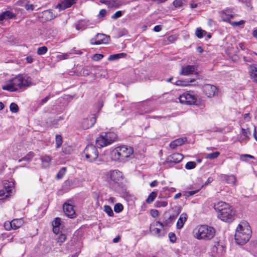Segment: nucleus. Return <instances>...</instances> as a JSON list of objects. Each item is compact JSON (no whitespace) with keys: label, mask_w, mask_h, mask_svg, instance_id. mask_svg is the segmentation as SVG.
<instances>
[{"label":"nucleus","mask_w":257,"mask_h":257,"mask_svg":"<svg viewBox=\"0 0 257 257\" xmlns=\"http://www.w3.org/2000/svg\"><path fill=\"white\" fill-rule=\"evenodd\" d=\"M33 85L31 77L26 75L20 74L7 81L5 84L2 85V88L4 90L14 92Z\"/></svg>","instance_id":"nucleus-1"},{"label":"nucleus","mask_w":257,"mask_h":257,"mask_svg":"<svg viewBox=\"0 0 257 257\" xmlns=\"http://www.w3.org/2000/svg\"><path fill=\"white\" fill-rule=\"evenodd\" d=\"M213 208L217 212L218 217L221 220L230 222L234 219L235 211L229 204L220 201L215 203Z\"/></svg>","instance_id":"nucleus-2"},{"label":"nucleus","mask_w":257,"mask_h":257,"mask_svg":"<svg viewBox=\"0 0 257 257\" xmlns=\"http://www.w3.org/2000/svg\"><path fill=\"white\" fill-rule=\"evenodd\" d=\"M251 230L247 222L242 221L238 225L235 234L236 242L240 245L246 243L251 236Z\"/></svg>","instance_id":"nucleus-3"},{"label":"nucleus","mask_w":257,"mask_h":257,"mask_svg":"<svg viewBox=\"0 0 257 257\" xmlns=\"http://www.w3.org/2000/svg\"><path fill=\"white\" fill-rule=\"evenodd\" d=\"M133 148L126 146H120L115 148L111 153V158L114 161L125 162L133 155Z\"/></svg>","instance_id":"nucleus-4"},{"label":"nucleus","mask_w":257,"mask_h":257,"mask_svg":"<svg viewBox=\"0 0 257 257\" xmlns=\"http://www.w3.org/2000/svg\"><path fill=\"white\" fill-rule=\"evenodd\" d=\"M193 236L198 240H209L212 239L215 234V229L207 225H200L193 230Z\"/></svg>","instance_id":"nucleus-5"},{"label":"nucleus","mask_w":257,"mask_h":257,"mask_svg":"<svg viewBox=\"0 0 257 257\" xmlns=\"http://www.w3.org/2000/svg\"><path fill=\"white\" fill-rule=\"evenodd\" d=\"M104 177L109 185L113 188L120 186L124 179L122 173L118 170H110L105 173Z\"/></svg>","instance_id":"nucleus-6"},{"label":"nucleus","mask_w":257,"mask_h":257,"mask_svg":"<svg viewBox=\"0 0 257 257\" xmlns=\"http://www.w3.org/2000/svg\"><path fill=\"white\" fill-rule=\"evenodd\" d=\"M117 138L116 134L114 132L102 133L95 141L97 148H101L112 144Z\"/></svg>","instance_id":"nucleus-7"},{"label":"nucleus","mask_w":257,"mask_h":257,"mask_svg":"<svg viewBox=\"0 0 257 257\" xmlns=\"http://www.w3.org/2000/svg\"><path fill=\"white\" fill-rule=\"evenodd\" d=\"M83 154L85 157V159L89 162L100 161L99 158V152L97 148L93 145H88L83 151Z\"/></svg>","instance_id":"nucleus-8"},{"label":"nucleus","mask_w":257,"mask_h":257,"mask_svg":"<svg viewBox=\"0 0 257 257\" xmlns=\"http://www.w3.org/2000/svg\"><path fill=\"white\" fill-rule=\"evenodd\" d=\"M180 102L182 104H195L197 101V96L193 91H187L180 95L179 97Z\"/></svg>","instance_id":"nucleus-9"},{"label":"nucleus","mask_w":257,"mask_h":257,"mask_svg":"<svg viewBox=\"0 0 257 257\" xmlns=\"http://www.w3.org/2000/svg\"><path fill=\"white\" fill-rule=\"evenodd\" d=\"M96 120V116L94 114H91L87 117L84 118L81 121V128L87 130L91 127L95 123Z\"/></svg>","instance_id":"nucleus-10"},{"label":"nucleus","mask_w":257,"mask_h":257,"mask_svg":"<svg viewBox=\"0 0 257 257\" xmlns=\"http://www.w3.org/2000/svg\"><path fill=\"white\" fill-rule=\"evenodd\" d=\"M158 225H160L161 227H164V224L159 221H156L152 223L150 226V231L151 233L155 236L157 237H160L164 235L163 231L157 227Z\"/></svg>","instance_id":"nucleus-11"},{"label":"nucleus","mask_w":257,"mask_h":257,"mask_svg":"<svg viewBox=\"0 0 257 257\" xmlns=\"http://www.w3.org/2000/svg\"><path fill=\"white\" fill-rule=\"evenodd\" d=\"M211 251L213 255L216 256H221L225 252L224 247L220 244L219 241L214 242Z\"/></svg>","instance_id":"nucleus-12"},{"label":"nucleus","mask_w":257,"mask_h":257,"mask_svg":"<svg viewBox=\"0 0 257 257\" xmlns=\"http://www.w3.org/2000/svg\"><path fill=\"white\" fill-rule=\"evenodd\" d=\"M63 210L65 213L70 218H73L75 216V211L74 206L70 203V201L65 202L63 206Z\"/></svg>","instance_id":"nucleus-13"},{"label":"nucleus","mask_w":257,"mask_h":257,"mask_svg":"<svg viewBox=\"0 0 257 257\" xmlns=\"http://www.w3.org/2000/svg\"><path fill=\"white\" fill-rule=\"evenodd\" d=\"M202 90L205 95L208 97H211L214 95L216 87L214 85L206 84L203 86Z\"/></svg>","instance_id":"nucleus-14"},{"label":"nucleus","mask_w":257,"mask_h":257,"mask_svg":"<svg viewBox=\"0 0 257 257\" xmlns=\"http://www.w3.org/2000/svg\"><path fill=\"white\" fill-rule=\"evenodd\" d=\"M248 73L251 80L257 83V64L249 65L248 67Z\"/></svg>","instance_id":"nucleus-15"},{"label":"nucleus","mask_w":257,"mask_h":257,"mask_svg":"<svg viewBox=\"0 0 257 257\" xmlns=\"http://www.w3.org/2000/svg\"><path fill=\"white\" fill-rule=\"evenodd\" d=\"M106 35L103 34H97L95 38H93L90 40V44L91 45H100L103 43H105L106 41Z\"/></svg>","instance_id":"nucleus-16"},{"label":"nucleus","mask_w":257,"mask_h":257,"mask_svg":"<svg viewBox=\"0 0 257 257\" xmlns=\"http://www.w3.org/2000/svg\"><path fill=\"white\" fill-rule=\"evenodd\" d=\"M99 2L105 5L108 8H118L121 5L119 0H99Z\"/></svg>","instance_id":"nucleus-17"},{"label":"nucleus","mask_w":257,"mask_h":257,"mask_svg":"<svg viewBox=\"0 0 257 257\" xmlns=\"http://www.w3.org/2000/svg\"><path fill=\"white\" fill-rule=\"evenodd\" d=\"M183 158V157L182 154L180 153H174L167 158V162L176 164L179 163Z\"/></svg>","instance_id":"nucleus-18"},{"label":"nucleus","mask_w":257,"mask_h":257,"mask_svg":"<svg viewBox=\"0 0 257 257\" xmlns=\"http://www.w3.org/2000/svg\"><path fill=\"white\" fill-rule=\"evenodd\" d=\"M219 14L222 21L227 22H229L233 16L232 12L229 9L221 11Z\"/></svg>","instance_id":"nucleus-19"},{"label":"nucleus","mask_w":257,"mask_h":257,"mask_svg":"<svg viewBox=\"0 0 257 257\" xmlns=\"http://www.w3.org/2000/svg\"><path fill=\"white\" fill-rule=\"evenodd\" d=\"M74 3V0H65L62 1L61 3L59 4L56 6V8L59 9L60 11L64 10L66 9L71 7Z\"/></svg>","instance_id":"nucleus-20"},{"label":"nucleus","mask_w":257,"mask_h":257,"mask_svg":"<svg viewBox=\"0 0 257 257\" xmlns=\"http://www.w3.org/2000/svg\"><path fill=\"white\" fill-rule=\"evenodd\" d=\"M195 66L194 65H187L182 68L180 74L187 76L193 74L195 71Z\"/></svg>","instance_id":"nucleus-21"},{"label":"nucleus","mask_w":257,"mask_h":257,"mask_svg":"<svg viewBox=\"0 0 257 257\" xmlns=\"http://www.w3.org/2000/svg\"><path fill=\"white\" fill-rule=\"evenodd\" d=\"M53 231L55 234H58L60 231V227L61 224V219L59 217H56L52 221Z\"/></svg>","instance_id":"nucleus-22"},{"label":"nucleus","mask_w":257,"mask_h":257,"mask_svg":"<svg viewBox=\"0 0 257 257\" xmlns=\"http://www.w3.org/2000/svg\"><path fill=\"white\" fill-rule=\"evenodd\" d=\"M221 178L228 184L232 185L235 184L236 179V177L233 175H227L222 174L221 175Z\"/></svg>","instance_id":"nucleus-23"},{"label":"nucleus","mask_w":257,"mask_h":257,"mask_svg":"<svg viewBox=\"0 0 257 257\" xmlns=\"http://www.w3.org/2000/svg\"><path fill=\"white\" fill-rule=\"evenodd\" d=\"M187 215L186 213H183L180 215L176 224L178 229H180L183 227L185 222L187 220Z\"/></svg>","instance_id":"nucleus-24"},{"label":"nucleus","mask_w":257,"mask_h":257,"mask_svg":"<svg viewBox=\"0 0 257 257\" xmlns=\"http://www.w3.org/2000/svg\"><path fill=\"white\" fill-rule=\"evenodd\" d=\"M186 141V139L185 138L177 139L171 142L170 144V147L172 149H175L177 147L184 144Z\"/></svg>","instance_id":"nucleus-25"},{"label":"nucleus","mask_w":257,"mask_h":257,"mask_svg":"<svg viewBox=\"0 0 257 257\" xmlns=\"http://www.w3.org/2000/svg\"><path fill=\"white\" fill-rule=\"evenodd\" d=\"M52 158L49 155H45L41 158L42 166L44 168H48L50 166Z\"/></svg>","instance_id":"nucleus-26"},{"label":"nucleus","mask_w":257,"mask_h":257,"mask_svg":"<svg viewBox=\"0 0 257 257\" xmlns=\"http://www.w3.org/2000/svg\"><path fill=\"white\" fill-rule=\"evenodd\" d=\"M11 222L13 229H17L20 228L24 223V220L22 218L14 219Z\"/></svg>","instance_id":"nucleus-27"},{"label":"nucleus","mask_w":257,"mask_h":257,"mask_svg":"<svg viewBox=\"0 0 257 257\" xmlns=\"http://www.w3.org/2000/svg\"><path fill=\"white\" fill-rule=\"evenodd\" d=\"M195 81L194 79H190L189 80H178L174 83L176 85L181 86H186L189 85V83L193 82Z\"/></svg>","instance_id":"nucleus-28"},{"label":"nucleus","mask_w":257,"mask_h":257,"mask_svg":"<svg viewBox=\"0 0 257 257\" xmlns=\"http://www.w3.org/2000/svg\"><path fill=\"white\" fill-rule=\"evenodd\" d=\"M126 56V54L123 53L110 55L108 58V60L110 61H114L123 57H125Z\"/></svg>","instance_id":"nucleus-29"},{"label":"nucleus","mask_w":257,"mask_h":257,"mask_svg":"<svg viewBox=\"0 0 257 257\" xmlns=\"http://www.w3.org/2000/svg\"><path fill=\"white\" fill-rule=\"evenodd\" d=\"M34 156V153L33 152H29L25 157L19 160V162L22 161H30Z\"/></svg>","instance_id":"nucleus-30"},{"label":"nucleus","mask_w":257,"mask_h":257,"mask_svg":"<svg viewBox=\"0 0 257 257\" xmlns=\"http://www.w3.org/2000/svg\"><path fill=\"white\" fill-rule=\"evenodd\" d=\"M206 34L207 32L202 30L201 28H198L195 32V35L198 38H202Z\"/></svg>","instance_id":"nucleus-31"},{"label":"nucleus","mask_w":257,"mask_h":257,"mask_svg":"<svg viewBox=\"0 0 257 257\" xmlns=\"http://www.w3.org/2000/svg\"><path fill=\"white\" fill-rule=\"evenodd\" d=\"M157 195V193L156 192H151L149 196L148 197L147 199H146V202L148 203H151L153 201H154L155 198H156Z\"/></svg>","instance_id":"nucleus-32"},{"label":"nucleus","mask_w":257,"mask_h":257,"mask_svg":"<svg viewBox=\"0 0 257 257\" xmlns=\"http://www.w3.org/2000/svg\"><path fill=\"white\" fill-rule=\"evenodd\" d=\"M5 19L7 20L11 19L16 17V15L13 13L12 12L7 11L3 13Z\"/></svg>","instance_id":"nucleus-33"},{"label":"nucleus","mask_w":257,"mask_h":257,"mask_svg":"<svg viewBox=\"0 0 257 257\" xmlns=\"http://www.w3.org/2000/svg\"><path fill=\"white\" fill-rule=\"evenodd\" d=\"M56 148H59L63 143L62 137L60 135H57L55 137Z\"/></svg>","instance_id":"nucleus-34"},{"label":"nucleus","mask_w":257,"mask_h":257,"mask_svg":"<svg viewBox=\"0 0 257 257\" xmlns=\"http://www.w3.org/2000/svg\"><path fill=\"white\" fill-rule=\"evenodd\" d=\"M220 155V153L219 152H215L209 154H207L206 155L205 158L208 159H214L218 157Z\"/></svg>","instance_id":"nucleus-35"},{"label":"nucleus","mask_w":257,"mask_h":257,"mask_svg":"<svg viewBox=\"0 0 257 257\" xmlns=\"http://www.w3.org/2000/svg\"><path fill=\"white\" fill-rule=\"evenodd\" d=\"M70 55H71V53H69V52L66 53H61V54L58 55L56 56V58L60 60H63L68 59L69 58Z\"/></svg>","instance_id":"nucleus-36"},{"label":"nucleus","mask_w":257,"mask_h":257,"mask_svg":"<svg viewBox=\"0 0 257 257\" xmlns=\"http://www.w3.org/2000/svg\"><path fill=\"white\" fill-rule=\"evenodd\" d=\"M13 184H8V183H5L4 184V191L7 193H8L9 195H10V193L12 192L13 188Z\"/></svg>","instance_id":"nucleus-37"},{"label":"nucleus","mask_w":257,"mask_h":257,"mask_svg":"<svg viewBox=\"0 0 257 257\" xmlns=\"http://www.w3.org/2000/svg\"><path fill=\"white\" fill-rule=\"evenodd\" d=\"M48 51V48L46 46H42L39 47L37 49V54L39 55H42L45 54Z\"/></svg>","instance_id":"nucleus-38"},{"label":"nucleus","mask_w":257,"mask_h":257,"mask_svg":"<svg viewBox=\"0 0 257 257\" xmlns=\"http://www.w3.org/2000/svg\"><path fill=\"white\" fill-rule=\"evenodd\" d=\"M66 172V168L65 167H63L60 169L58 173L57 174L56 178L58 179H60L63 178L64 175L65 174Z\"/></svg>","instance_id":"nucleus-39"},{"label":"nucleus","mask_w":257,"mask_h":257,"mask_svg":"<svg viewBox=\"0 0 257 257\" xmlns=\"http://www.w3.org/2000/svg\"><path fill=\"white\" fill-rule=\"evenodd\" d=\"M184 1V0H175L173 2V5L176 8H180L183 6Z\"/></svg>","instance_id":"nucleus-40"},{"label":"nucleus","mask_w":257,"mask_h":257,"mask_svg":"<svg viewBox=\"0 0 257 257\" xmlns=\"http://www.w3.org/2000/svg\"><path fill=\"white\" fill-rule=\"evenodd\" d=\"M104 211L108 214L109 216H113L114 214L112 208L109 205H105L104 206Z\"/></svg>","instance_id":"nucleus-41"},{"label":"nucleus","mask_w":257,"mask_h":257,"mask_svg":"<svg viewBox=\"0 0 257 257\" xmlns=\"http://www.w3.org/2000/svg\"><path fill=\"white\" fill-rule=\"evenodd\" d=\"M123 209V205L119 203H116L114 206V211L116 213H119L122 211Z\"/></svg>","instance_id":"nucleus-42"},{"label":"nucleus","mask_w":257,"mask_h":257,"mask_svg":"<svg viewBox=\"0 0 257 257\" xmlns=\"http://www.w3.org/2000/svg\"><path fill=\"white\" fill-rule=\"evenodd\" d=\"M10 110L14 113L18 112L19 111L18 105L15 103H12L10 106Z\"/></svg>","instance_id":"nucleus-43"},{"label":"nucleus","mask_w":257,"mask_h":257,"mask_svg":"<svg viewBox=\"0 0 257 257\" xmlns=\"http://www.w3.org/2000/svg\"><path fill=\"white\" fill-rule=\"evenodd\" d=\"M66 235L65 234H61L58 237L57 242L61 245L66 239Z\"/></svg>","instance_id":"nucleus-44"},{"label":"nucleus","mask_w":257,"mask_h":257,"mask_svg":"<svg viewBox=\"0 0 257 257\" xmlns=\"http://www.w3.org/2000/svg\"><path fill=\"white\" fill-rule=\"evenodd\" d=\"M196 164L195 162H188L185 165V168L187 170L192 169L195 168Z\"/></svg>","instance_id":"nucleus-45"},{"label":"nucleus","mask_w":257,"mask_h":257,"mask_svg":"<svg viewBox=\"0 0 257 257\" xmlns=\"http://www.w3.org/2000/svg\"><path fill=\"white\" fill-rule=\"evenodd\" d=\"M76 29L77 30H83L86 29V27L83 22H79L76 25Z\"/></svg>","instance_id":"nucleus-46"},{"label":"nucleus","mask_w":257,"mask_h":257,"mask_svg":"<svg viewBox=\"0 0 257 257\" xmlns=\"http://www.w3.org/2000/svg\"><path fill=\"white\" fill-rule=\"evenodd\" d=\"M167 204V202L165 201H158L156 202V206L157 207H165Z\"/></svg>","instance_id":"nucleus-47"},{"label":"nucleus","mask_w":257,"mask_h":257,"mask_svg":"<svg viewBox=\"0 0 257 257\" xmlns=\"http://www.w3.org/2000/svg\"><path fill=\"white\" fill-rule=\"evenodd\" d=\"M122 16V12L121 11H118L115 13L111 16V19H117L121 17Z\"/></svg>","instance_id":"nucleus-48"},{"label":"nucleus","mask_w":257,"mask_h":257,"mask_svg":"<svg viewBox=\"0 0 257 257\" xmlns=\"http://www.w3.org/2000/svg\"><path fill=\"white\" fill-rule=\"evenodd\" d=\"M4 226L7 230H11L12 229H13V226L11 221L5 222L4 223Z\"/></svg>","instance_id":"nucleus-49"},{"label":"nucleus","mask_w":257,"mask_h":257,"mask_svg":"<svg viewBox=\"0 0 257 257\" xmlns=\"http://www.w3.org/2000/svg\"><path fill=\"white\" fill-rule=\"evenodd\" d=\"M242 135L245 138H248L249 136L250 135L251 132L248 128H247V129L242 128Z\"/></svg>","instance_id":"nucleus-50"},{"label":"nucleus","mask_w":257,"mask_h":257,"mask_svg":"<svg viewBox=\"0 0 257 257\" xmlns=\"http://www.w3.org/2000/svg\"><path fill=\"white\" fill-rule=\"evenodd\" d=\"M169 237L170 238V241L174 243L176 241V236L174 233L170 232L169 233Z\"/></svg>","instance_id":"nucleus-51"},{"label":"nucleus","mask_w":257,"mask_h":257,"mask_svg":"<svg viewBox=\"0 0 257 257\" xmlns=\"http://www.w3.org/2000/svg\"><path fill=\"white\" fill-rule=\"evenodd\" d=\"M103 58V55L101 54H95L93 55V59L94 61H99Z\"/></svg>","instance_id":"nucleus-52"},{"label":"nucleus","mask_w":257,"mask_h":257,"mask_svg":"<svg viewBox=\"0 0 257 257\" xmlns=\"http://www.w3.org/2000/svg\"><path fill=\"white\" fill-rule=\"evenodd\" d=\"M174 219L173 216H170L167 219H166L163 223L164 224V227L165 226L168 225L170 223L172 222L173 220Z\"/></svg>","instance_id":"nucleus-53"},{"label":"nucleus","mask_w":257,"mask_h":257,"mask_svg":"<svg viewBox=\"0 0 257 257\" xmlns=\"http://www.w3.org/2000/svg\"><path fill=\"white\" fill-rule=\"evenodd\" d=\"M9 196L8 193H7L4 190H0V199L4 198L5 197H8Z\"/></svg>","instance_id":"nucleus-54"},{"label":"nucleus","mask_w":257,"mask_h":257,"mask_svg":"<svg viewBox=\"0 0 257 257\" xmlns=\"http://www.w3.org/2000/svg\"><path fill=\"white\" fill-rule=\"evenodd\" d=\"M199 5H201L200 3L199 4L195 3L194 2V1H193V0L191 1V3L190 4V7L192 9H195V8H197Z\"/></svg>","instance_id":"nucleus-55"},{"label":"nucleus","mask_w":257,"mask_h":257,"mask_svg":"<svg viewBox=\"0 0 257 257\" xmlns=\"http://www.w3.org/2000/svg\"><path fill=\"white\" fill-rule=\"evenodd\" d=\"M25 9L27 10V11H29V10H31V11H33L34 10V6L32 4H27L25 6Z\"/></svg>","instance_id":"nucleus-56"},{"label":"nucleus","mask_w":257,"mask_h":257,"mask_svg":"<svg viewBox=\"0 0 257 257\" xmlns=\"http://www.w3.org/2000/svg\"><path fill=\"white\" fill-rule=\"evenodd\" d=\"M50 99V96H46V97H45L44 98L42 99L41 100V101H40V105H43L44 104H45L49 99Z\"/></svg>","instance_id":"nucleus-57"},{"label":"nucleus","mask_w":257,"mask_h":257,"mask_svg":"<svg viewBox=\"0 0 257 257\" xmlns=\"http://www.w3.org/2000/svg\"><path fill=\"white\" fill-rule=\"evenodd\" d=\"M244 21H242V20H241L239 22H233L232 23H231V25L232 26H239L240 25H242L244 23Z\"/></svg>","instance_id":"nucleus-58"},{"label":"nucleus","mask_w":257,"mask_h":257,"mask_svg":"<svg viewBox=\"0 0 257 257\" xmlns=\"http://www.w3.org/2000/svg\"><path fill=\"white\" fill-rule=\"evenodd\" d=\"M106 14V10L105 9H102L100 11L99 15L101 17H104Z\"/></svg>","instance_id":"nucleus-59"},{"label":"nucleus","mask_w":257,"mask_h":257,"mask_svg":"<svg viewBox=\"0 0 257 257\" xmlns=\"http://www.w3.org/2000/svg\"><path fill=\"white\" fill-rule=\"evenodd\" d=\"M26 61L28 63H32L33 62V58L31 56H28L26 57Z\"/></svg>","instance_id":"nucleus-60"},{"label":"nucleus","mask_w":257,"mask_h":257,"mask_svg":"<svg viewBox=\"0 0 257 257\" xmlns=\"http://www.w3.org/2000/svg\"><path fill=\"white\" fill-rule=\"evenodd\" d=\"M195 192H196L194 191H188V192H185V195L186 197H189V196L193 195L195 193Z\"/></svg>","instance_id":"nucleus-61"},{"label":"nucleus","mask_w":257,"mask_h":257,"mask_svg":"<svg viewBox=\"0 0 257 257\" xmlns=\"http://www.w3.org/2000/svg\"><path fill=\"white\" fill-rule=\"evenodd\" d=\"M162 30V27L160 25H157L154 27V30L156 32H159Z\"/></svg>","instance_id":"nucleus-62"},{"label":"nucleus","mask_w":257,"mask_h":257,"mask_svg":"<svg viewBox=\"0 0 257 257\" xmlns=\"http://www.w3.org/2000/svg\"><path fill=\"white\" fill-rule=\"evenodd\" d=\"M239 48L241 50H246V47L245 46V44L244 43H240L238 45Z\"/></svg>","instance_id":"nucleus-63"},{"label":"nucleus","mask_w":257,"mask_h":257,"mask_svg":"<svg viewBox=\"0 0 257 257\" xmlns=\"http://www.w3.org/2000/svg\"><path fill=\"white\" fill-rule=\"evenodd\" d=\"M90 74L89 71L87 69H84L82 71V74L83 76H88Z\"/></svg>","instance_id":"nucleus-64"}]
</instances>
